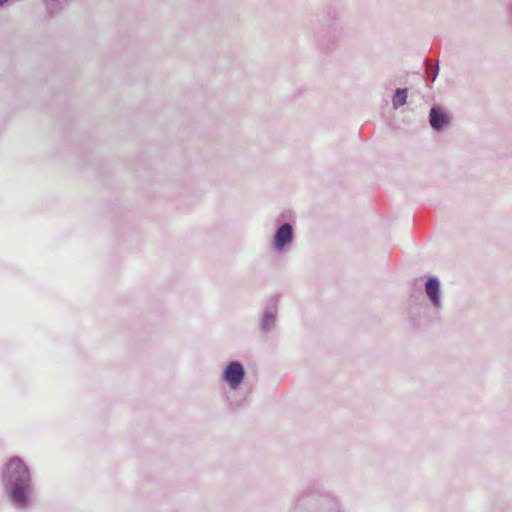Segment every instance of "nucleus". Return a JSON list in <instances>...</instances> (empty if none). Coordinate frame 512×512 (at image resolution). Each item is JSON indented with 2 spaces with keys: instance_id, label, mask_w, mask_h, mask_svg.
I'll return each mask as SVG.
<instances>
[{
  "instance_id": "1",
  "label": "nucleus",
  "mask_w": 512,
  "mask_h": 512,
  "mask_svg": "<svg viewBox=\"0 0 512 512\" xmlns=\"http://www.w3.org/2000/svg\"><path fill=\"white\" fill-rule=\"evenodd\" d=\"M12 501L25 506L31 494V476L27 465L18 457L9 460L4 474Z\"/></svg>"
},
{
  "instance_id": "2",
  "label": "nucleus",
  "mask_w": 512,
  "mask_h": 512,
  "mask_svg": "<svg viewBox=\"0 0 512 512\" xmlns=\"http://www.w3.org/2000/svg\"><path fill=\"white\" fill-rule=\"evenodd\" d=\"M244 378V369L239 362H231L225 369L224 379L231 389H237Z\"/></svg>"
},
{
  "instance_id": "3",
  "label": "nucleus",
  "mask_w": 512,
  "mask_h": 512,
  "mask_svg": "<svg viewBox=\"0 0 512 512\" xmlns=\"http://www.w3.org/2000/svg\"><path fill=\"white\" fill-rule=\"evenodd\" d=\"M292 241V227L290 224H283L275 234V247L282 250Z\"/></svg>"
},
{
  "instance_id": "4",
  "label": "nucleus",
  "mask_w": 512,
  "mask_h": 512,
  "mask_svg": "<svg viewBox=\"0 0 512 512\" xmlns=\"http://www.w3.org/2000/svg\"><path fill=\"white\" fill-rule=\"evenodd\" d=\"M448 123L447 115L437 108H432L430 111V124L433 128L442 129Z\"/></svg>"
},
{
  "instance_id": "5",
  "label": "nucleus",
  "mask_w": 512,
  "mask_h": 512,
  "mask_svg": "<svg viewBox=\"0 0 512 512\" xmlns=\"http://www.w3.org/2000/svg\"><path fill=\"white\" fill-rule=\"evenodd\" d=\"M426 293L434 305L439 304V282L436 278H430L426 282Z\"/></svg>"
},
{
  "instance_id": "6",
  "label": "nucleus",
  "mask_w": 512,
  "mask_h": 512,
  "mask_svg": "<svg viewBox=\"0 0 512 512\" xmlns=\"http://www.w3.org/2000/svg\"><path fill=\"white\" fill-rule=\"evenodd\" d=\"M426 64V73H427V76L428 78L433 82L435 81L437 75H438V66H432L431 64H429L428 62L425 63Z\"/></svg>"
},
{
  "instance_id": "7",
  "label": "nucleus",
  "mask_w": 512,
  "mask_h": 512,
  "mask_svg": "<svg viewBox=\"0 0 512 512\" xmlns=\"http://www.w3.org/2000/svg\"><path fill=\"white\" fill-rule=\"evenodd\" d=\"M405 103H406V98H394L393 108L396 109L400 106H403Z\"/></svg>"
},
{
  "instance_id": "8",
  "label": "nucleus",
  "mask_w": 512,
  "mask_h": 512,
  "mask_svg": "<svg viewBox=\"0 0 512 512\" xmlns=\"http://www.w3.org/2000/svg\"><path fill=\"white\" fill-rule=\"evenodd\" d=\"M407 95V89L406 88H398L394 91L393 96H406Z\"/></svg>"
},
{
  "instance_id": "9",
  "label": "nucleus",
  "mask_w": 512,
  "mask_h": 512,
  "mask_svg": "<svg viewBox=\"0 0 512 512\" xmlns=\"http://www.w3.org/2000/svg\"><path fill=\"white\" fill-rule=\"evenodd\" d=\"M8 0H0V7H2Z\"/></svg>"
}]
</instances>
